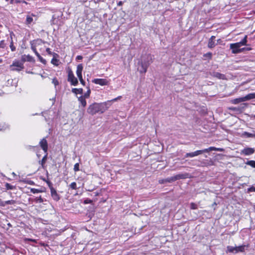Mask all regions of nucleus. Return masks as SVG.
I'll use <instances>...</instances> for the list:
<instances>
[{"instance_id":"obj_1","label":"nucleus","mask_w":255,"mask_h":255,"mask_svg":"<svg viewBox=\"0 0 255 255\" xmlns=\"http://www.w3.org/2000/svg\"><path fill=\"white\" fill-rule=\"evenodd\" d=\"M152 62V56L151 55H147L142 57L141 60L138 62V71L140 73H145L147 71V68Z\"/></svg>"},{"instance_id":"obj_2","label":"nucleus","mask_w":255,"mask_h":255,"mask_svg":"<svg viewBox=\"0 0 255 255\" xmlns=\"http://www.w3.org/2000/svg\"><path fill=\"white\" fill-rule=\"evenodd\" d=\"M108 108L107 103H94L91 105L87 109V112L92 115L100 112L103 113Z\"/></svg>"},{"instance_id":"obj_3","label":"nucleus","mask_w":255,"mask_h":255,"mask_svg":"<svg viewBox=\"0 0 255 255\" xmlns=\"http://www.w3.org/2000/svg\"><path fill=\"white\" fill-rule=\"evenodd\" d=\"M223 150L224 149L223 148L211 146L202 150H198L194 152L187 153L185 155V157H193L204 153L209 152L211 151H223Z\"/></svg>"},{"instance_id":"obj_4","label":"nucleus","mask_w":255,"mask_h":255,"mask_svg":"<svg viewBox=\"0 0 255 255\" xmlns=\"http://www.w3.org/2000/svg\"><path fill=\"white\" fill-rule=\"evenodd\" d=\"M242 46L238 42L235 43H232L230 44V48L232 50V53L233 54H238L242 52L245 50H250L251 49L250 48H241Z\"/></svg>"},{"instance_id":"obj_5","label":"nucleus","mask_w":255,"mask_h":255,"mask_svg":"<svg viewBox=\"0 0 255 255\" xmlns=\"http://www.w3.org/2000/svg\"><path fill=\"white\" fill-rule=\"evenodd\" d=\"M68 81L70 82L71 84L73 86H77L78 84L77 79L74 76V74L71 70L69 69L68 72Z\"/></svg>"},{"instance_id":"obj_6","label":"nucleus","mask_w":255,"mask_h":255,"mask_svg":"<svg viewBox=\"0 0 255 255\" xmlns=\"http://www.w3.org/2000/svg\"><path fill=\"white\" fill-rule=\"evenodd\" d=\"M10 67L11 70L17 71H21L24 68L23 63L18 61H14L12 64L10 65Z\"/></svg>"},{"instance_id":"obj_7","label":"nucleus","mask_w":255,"mask_h":255,"mask_svg":"<svg viewBox=\"0 0 255 255\" xmlns=\"http://www.w3.org/2000/svg\"><path fill=\"white\" fill-rule=\"evenodd\" d=\"M255 149L252 147H245L241 151V154L244 155H251L255 153Z\"/></svg>"},{"instance_id":"obj_8","label":"nucleus","mask_w":255,"mask_h":255,"mask_svg":"<svg viewBox=\"0 0 255 255\" xmlns=\"http://www.w3.org/2000/svg\"><path fill=\"white\" fill-rule=\"evenodd\" d=\"M50 189L51 195L53 199L56 201H59L60 199V195L57 193L56 190L53 187H51Z\"/></svg>"},{"instance_id":"obj_9","label":"nucleus","mask_w":255,"mask_h":255,"mask_svg":"<svg viewBox=\"0 0 255 255\" xmlns=\"http://www.w3.org/2000/svg\"><path fill=\"white\" fill-rule=\"evenodd\" d=\"M92 82L96 84L101 86L107 85L109 83L108 81L106 79H94Z\"/></svg>"},{"instance_id":"obj_10","label":"nucleus","mask_w":255,"mask_h":255,"mask_svg":"<svg viewBox=\"0 0 255 255\" xmlns=\"http://www.w3.org/2000/svg\"><path fill=\"white\" fill-rule=\"evenodd\" d=\"M39 145L45 153L47 152L48 143L45 138H43L40 140Z\"/></svg>"},{"instance_id":"obj_11","label":"nucleus","mask_w":255,"mask_h":255,"mask_svg":"<svg viewBox=\"0 0 255 255\" xmlns=\"http://www.w3.org/2000/svg\"><path fill=\"white\" fill-rule=\"evenodd\" d=\"M21 61L24 63L26 61L34 63L35 60L34 58L30 55H23L21 57Z\"/></svg>"},{"instance_id":"obj_12","label":"nucleus","mask_w":255,"mask_h":255,"mask_svg":"<svg viewBox=\"0 0 255 255\" xmlns=\"http://www.w3.org/2000/svg\"><path fill=\"white\" fill-rule=\"evenodd\" d=\"M31 49L32 50H33V51L34 52V53L35 54V55L37 56V57H38V59L39 60V61L43 64H46V60H45L44 59H43L41 56L38 53V52L36 50V49L35 48V47L34 46H31Z\"/></svg>"},{"instance_id":"obj_13","label":"nucleus","mask_w":255,"mask_h":255,"mask_svg":"<svg viewBox=\"0 0 255 255\" xmlns=\"http://www.w3.org/2000/svg\"><path fill=\"white\" fill-rule=\"evenodd\" d=\"M83 68V67L82 64L78 65L77 67L76 74L78 78H81V77H82V72Z\"/></svg>"},{"instance_id":"obj_14","label":"nucleus","mask_w":255,"mask_h":255,"mask_svg":"<svg viewBox=\"0 0 255 255\" xmlns=\"http://www.w3.org/2000/svg\"><path fill=\"white\" fill-rule=\"evenodd\" d=\"M174 176L175 180H179L181 179H185L188 177V173L179 174H177Z\"/></svg>"},{"instance_id":"obj_15","label":"nucleus","mask_w":255,"mask_h":255,"mask_svg":"<svg viewBox=\"0 0 255 255\" xmlns=\"http://www.w3.org/2000/svg\"><path fill=\"white\" fill-rule=\"evenodd\" d=\"M86 99V98H85L83 96H81L78 98V100L79 102H80L81 105L84 108L87 105V102L85 100Z\"/></svg>"},{"instance_id":"obj_16","label":"nucleus","mask_w":255,"mask_h":255,"mask_svg":"<svg viewBox=\"0 0 255 255\" xmlns=\"http://www.w3.org/2000/svg\"><path fill=\"white\" fill-rule=\"evenodd\" d=\"M246 247V245L235 247V254H237L239 252H244L245 251Z\"/></svg>"},{"instance_id":"obj_17","label":"nucleus","mask_w":255,"mask_h":255,"mask_svg":"<svg viewBox=\"0 0 255 255\" xmlns=\"http://www.w3.org/2000/svg\"><path fill=\"white\" fill-rule=\"evenodd\" d=\"M242 136L245 137L255 138V131H254V133H250L247 131H244L242 133Z\"/></svg>"},{"instance_id":"obj_18","label":"nucleus","mask_w":255,"mask_h":255,"mask_svg":"<svg viewBox=\"0 0 255 255\" xmlns=\"http://www.w3.org/2000/svg\"><path fill=\"white\" fill-rule=\"evenodd\" d=\"M244 102H245L244 97L239 98H236V99L231 100V103L233 104H238L239 103Z\"/></svg>"},{"instance_id":"obj_19","label":"nucleus","mask_w":255,"mask_h":255,"mask_svg":"<svg viewBox=\"0 0 255 255\" xmlns=\"http://www.w3.org/2000/svg\"><path fill=\"white\" fill-rule=\"evenodd\" d=\"M12 35H14L13 33H11L10 34V45L9 47L10 48V49L12 51H14L16 50L15 47L13 45V42L12 40Z\"/></svg>"},{"instance_id":"obj_20","label":"nucleus","mask_w":255,"mask_h":255,"mask_svg":"<svg viewBox=\"0 0 255 255\" xmlns=\"http://www.w3.org/2000/svg\"><path fill=\"white\" fill-rule=\"evenodd\" d=\"M46 154L43 157L42 159H41V160H40L39 161V163L41 165V167L42 168H44L45 167V163L47 160V152L45 153Z\"/></svg>"},{"instance_id":"obj_21","label":"nucleus","mask_w":255,"mask_h":255,"mask_svg":"<svg viewBox=\"0 0 255 255\" xmlns=\"http://www.w3.org/2000/svg\"><path fill=\"white\" fill-rule=\"evenodd\" d=\"M245 101L255 99V93H250L244 97Z\"/></svg>"},{"instance_id":"obj_22","label":"nucleus","mask_w":255,"mask_h":255,"mask_svg":"<svg viewBox=\"0 0 255 255\" xmlns=\"http://www.w3.org/2000/svg\"><path fill=\"white\" fill-rule=\"evenodd\" d=\"M242 106H243L242 107H231L230 108V110H232L234 111H241L242 110L244 109V108L247 106V104L245 103H244L242 104Z\"/></svg>"},{"instance_id":"obj_23","label":"nucleus","mask_w":255,"mask_h":255,"mask_svg":"<svg viewBox=\"0 0 255 255\" xmlns=\"http://www.w3.org/2000/svg\"><path fill=\"white\" fill-rule=\"evenodd\" d=\"M72 92L75 94H77L78 93L82 94L83 93V90L82 88H73L72 89Z\"/></svg>"},{"instance_id":"obj_24","label":"nucleus","mask_w":255,"mask_h":255,"mask_svg":"<svg viewBox=\"0 0 255 255\" xmlns=\"http://www.w3.org/2000/svg\"><path fill=\"white\" fill-rule=\"evenodd\" d=\"M217 44L215 43V41L213 40H209L208 43V47L212 49Z\"/></svg>"},{"instance_id":"obj_25","label":"nucleus","mask_w":255,"mask_h":255,"mask_svg":"<svg viewBox=\"0 0 255 255\" xmlns=\"http://www.w3.org/2000/svg\"><path fill=\"white\" fill-rule=\"evenodd\" d=\"M245 163L246 165H250L252 167L255 168V160H248Z\"/></svg>"},{"instance_id":"obj_26","label":"nucleus","mask_w":255,"mask_h":255,"mask_svg":"<svg viewBox=\"0 0 255 255\" xmlns=\"http://www.w3.org/2000/svg\"><path fill=\"white\" fill-rule=\"evenodd\" d=\"M215 77L220 79H224L225 78V75L223 74L220 73L219 72H216L214 73Z\"/></svg>"},{"instance_id":"obj_27","label":"nucleus","mask_w":255,"mask_h":255,"mask_svg":"<svg viewBox=\"0 0 255 255\" xmlns=\"http://www.w3.org/2000/svg\"><path fill=\"white\" fill-rule=\"evenodd\" d=\"M247 36L246 35L244 37V38L240 42H239L238 43H240L241 46H243V45H246L247 44Z\"/></svg>"},{"instance_id":"obj_28","label":"nucleus","mask_w":255,"mask_h":255,"mask_svg":"<svg viewBox=\"0 0 255 255\" xmlns=\"http://www.w3.org/2000/svg\"><path fill=\"white\" fill-rule=\"evenodd\" d=\"M7 43L4 40L0 41V48L4 49L6 47Z\"/></svg>"},{"instance_id":"obj_29","label":"nucleus","mask_w":255,"mask_h":255,"mask_svg":"<svg viewBox=\"0 0 255 255\" xmlns=\"http://www.w3.org/2000/svg\"><path fill=\"white\" fill-rule=\"evenodd\" d=\"M56 56H53V58L51 60V63L55 66H58L59 65L58 62L59 60L56 58Z\"/></svg>"},{"instance_id":"obj_30","label":"nucleus","mask_w":255,"mask_h":255,"mask_svg":"<svg viewBox=\"0 0 255 255\" xmlns=\"http://www.w3.org/2000/svg\"><path fill=\"white\" fill-rule=\"evenodd\" d=\"M227 252L229 253H232L235 254V247L228 246L227 247Z\"/></svg>"},{"instance_id":"obj_31","label":"nucleus","mask_w":255,"mask_h":255,"mask_svg":"<svg viewBox=\"0 0 255 255\" xmlns=\"http://www.w3.org/2000/svg\"><path fill=\"white\" fill-rule=\"evenodd\" d=\"M5 188L7 190H12L15 188V186L11 185L9 183H6L5 184Z\"/></svg>"},{"instance_id":"obj_32","label":"nucleus","mask_w":255,"mask_h":255,"mask_svg":"<svg viewBox=\"0 0 255 255\" xmlns=\"http://www.w3.org/2000/svg\"><path fill=\"white\" fill-rule=\"evenodd\" d=\"M165 181L168 183H172L176 180L174 178V176H172L165 179Z\"/></svg>"},{"instance_id":"obj_33","label":"nucleus","mask_w":255,"mask_h":255,"mask_svg":"<svg viewBox=\"0 0 255 255\" xmlns=\"http://www.w3.org/2000/svg\"><path fill=\"white\" fill-rule=\"evenodd\" d=\"M46 51L49 55H52L53 56H58V55L55 53L52 52L49 48H47L46 49Z\"/></svg>"},{"instance_id":"obj_34","label":"nucleus","mask_w":255,"mask_h":255,"mask_svg":"<svg viewBox=\"0 0 255 255\" xmlns=\"http://www.w3.org/2000/svg\"><path fill=\"white\" fill-rule=\"evenodd\" d=\"M88 90L84 94V95L83 96L86 98H89L91 94V90L89 88V87H88Z\"/></svg>"},{"instance_id":"obj_35","label":"nucleus","mask_w":255,"mask_h":255,"mask_svg":"<svg viewBox=\"0 0 255 255\" xmlns=\"http://www.w3.org/2000/svg\"><path fill=\"white\" fill-rule=\"evenodd\" d=\"M33 21V18L30 16H27L26 19V24H29Z\"/></svg>"},{"instance_id":"obj_36","label":"nucleus","mask_w":255,"mask_h":255,"mask_svg":"<svg viewBox=\"0 0 255 255\" xmlns=\"http://www.w3.org/2000/svg\"><path fill=\"white\" fill-rule=\"evenodd\" d=\"M4 203H5V206H6V205H13L16 203V202L15 200H10L5 201H4Z\"/></svg>"},{"instance_id":"obj_37","label":"nucleus","mask_w":255,"mask_h":255,"mask_svg":"<svg viewBox=\"0 0 255 255\" xmlns=\"http://www.w3.org/2000/svg\"><path fill=\"white\" fill-rule=\"evenodd\" d=\"M30 191L31 193H32L33 194H36V193H40L41 192V190L37 189H35V188H31L30 190Z\"/></svg>"},{"instance_id":"obj_38","label":"nucleus","mask_w":255,"mask_h":255,"mask_svg":"<svg viewBox=\"0 0 255 255\" xmlns=\"http://www.w3.org/2000/svg\"><path fill=\"white\" fill-rule=\"evenodd\" d=\"M69 186L72 189H76L77 188V184L75 182L71 183Z\"/></svg>"},{"instance_id":"obj_39","label":"nucleus","mask_w":255,"mask_h":255,"mask_svg":"<svg viewBox=\"0 0 255 255\" xmlns=\"http://www.w3.org/2000/svg\"><path fill=\"white\" fill-rule=\"evenodd\" d=\"M35 201L37 203H42L43 202L44 200L42 198L41 196H40L39 197H36L35 198Z\"/></svg>"},{"instance_id":"obj_40","label":"nucleus","mask_w":255,"mask_h":255,"mask_svg":"<svg viewBox=\"0 0 255 255\" xmlns=\"http://www.w3.org/2000/svg\"><path fill=\"white\" fill-rule=\"evenodd\" d=\"M212 54L211 52H208L204 55V57H207L211 59L212 58Z\"/></svg>"},{"instance_id":"obj_41","label":"nucleus","mask_w":255,"mask_h":255,"mask_svg":"<svg viewBox=\"0 0 255 255\" xmlns=\"http://www.w3.org/2000/svg\"><path fill=\"white\" fill-rule=\"evenodd\" d=\"M190 208L193 210L196 209L197 208V205L194 203H191L190 204Z\"/></svg>"},{"instance_id":"obj_42","label":"nucleus","mask_w":255,"mask_h":255,"mask_svg":"<svg viewBox=\"0 0 255 255\" xmlns=\"http://www.w3.org/2000/svg\"><path fill=\"white\" fill-rule=\"evenodd\" d=\"M74 170L75 172L79 170V164L78 163H77L74 165Z\"/></svg>"},{"instance_id":"obj_43","label":"nucleus","mask_w":255,"mask_h":255,"mask_svg":"<svg viewBox=\"0 0 255 255\" xmlns=\"http://www.w3.org/2000/svg\"><path fill=\"white\" fill-rule=\"evenodd\" d=\"M52 83L55 86H56L57 85H58L59 84V82L57 80V79L55 78L54 79H53L52 80Z\"/></svg>"},{"instance_id":"obj_44","label":"nucleus","mask_w":255,"mask_h":255,"mask_svg":"<svg viewBox=\"0 0 255 255\" xmlns=\"http://www.w3.org/2000/svg\"><path fill=\"white\" fill-rule=\"evenodd\" d=\"M80 81V83L84 86L85 85V82L84 81V80L83 79V78L82 77H81V78H78Z\"/></svg>"},{"instance_id":"obj_45","label":"nucleus","mask_w":255,"mask_h":255,"mask_svg":"<svg viewBox=\"0 0 255 255\" xmlns=\"http://www.w3.org/2000/svg\"><path fill=\"white\" fill-rule=\"evenodd\" d=\"M0 206L1 207L5 206V203L4 201H2L1 199H0Z\"/></svg>"},{"instance_id":"obj_46","label":"nucleus","mask_w":255,"mask_h":255,"mask_svg":"<svg viewBox=\"0 0 255 255\" xmlns=\"http://www.w3.org/2000/svg\"><path fill=\"white\" fill-rule=\"evenodd\" d=\"M122 98V96H119L117 98H115L113 100H112L111 101H109V102H116L117 101L118 99H120L121 98Z\"/></svg>"},{"instance_id":"obj_47","label":"nucleus","mask_w":255,"mask_h":255,"mask_svg":"<svg viewBox=\"0 0 255 255\" xmlns=\"http://www.w3.org/2000/svg\"><path fill=\"white\" fill-rule=\"evenodd\" d=\"M92 202V200L90 199H86L84 201L85 204L91 203Z\"/></svg>"},{"instance_id":"obj_48","label":"nucleus","mask_w":255,"mask_h":255,"mask_svg":"<svg viewBox=\"0 0 255 255\" xmlns=\"http://www.w3.org/2000/svg\"><path fill=\"white\" fill-rule=\"evenodd\" d=\"M249 190L251 192H252V191L255 192V187L252 186V187H250L249 188Z\"/></svg>"},{"instance_id":"obj_49","label":"nucleus","mask_w":255,"mask_h":255,"mask_svg":"<svg viewBox=\"0 0 255 255\" xmlns=\"http://www.w3.org/2000/svg\"><path fill=\"white\" fill-rule=\"evenodd\" d=\"M50 101L51 100L52 101V105H53L54 104V103H55V97H53L52 99H49Z\"/></svg>"},{"instance_id":"obj_50","label":"nucleus","mask_w":255,"mask_h":255,"mask_svg":"<svg viewBox=\"0 0 255 255\" xmlns=\"http://www.w3.org/2000/svg\"><path fill=\"white\" fill-rule=\"evenodd\" d=\"M33 147H34V146H31V145H26V148L27 149H31Z\"/></svg>"},{"instance_id":"obj_51","label":"nucleus","mask_w":255,"mask_h":255,"mask_svg":"<svg viewBox=\"0 0 255 255\" xmlns=\"http://www.w3.org/2000/svg\"><path fill=\"white\" fill-rule=\"evenodd\" d=\"M159 182L160 183H162V184H164V183H167V182L165 181V179L161 180H159Z\"/></svg>"},{"instance_id":"obj_52","label":"nucleus","mask_w":255,"mask_h":255,"mask_svg":"<svg viewBox=\"0 0 255 255\" xmlns=\"http://www.w3.org/2000/svg\"><path fill=\"white\" fill-rule=\"evenodd\" d=\"M215 36H212L209 40H213V41H215Z\"/></svg>"},{"instance_id":"obj_53","label":"nucleus","mask_w":255,"mask_h":255,"mask_svg":"<svg viewBox=\"0 0 255 255\" xmlns=\"http://www.w3.org/2000/svg\"><path fill=\"white\" fill-rule=\"evenodd\" d=\"M82 58H83V57L80 55L77 56L76 57V59H78V60H81V59H82Z\"/></svg>"},{"instance_id":"obj_54","label":"nucleus","mask_w":255,"mask_h":255,"mask_svg":"<svg viewBox=\"0 0 255 255\" xmlns=\"http://www.w3.org/2000/svg\"><path fill=\"white\" fill-rule=\"evenodd\" d=\"M8 126L7 125H6V126H5V127H2V128H0V130H4V129H5L6 128H8Z\"/></svg>"},{"instance_id":"obj_55","label":"nucleus","mask_w":255,"mask_h":255,"mask_svg":"<svg viewBox=\"0 0 255 255\" xmlns=\"http://www.w3.org/2000/svg\"><path fill=\"white\" fill-rule=\"evenodd\" d=\"M122 4H123V2L122 1H119L118 3V5L119 6L122 5Z\"/></svg>"},{"instance_id":"obj_56","label":"nucleus","mask_w":255,"mask_h":255,"mask_svg":"<svg viewBox=\"0 0 255 255\" xmlns=\"http://www.w3.org/2000/svg\"><path fill=\"white\" fill-rule=\"evenodd\" d=\"M7 1H10V3L12 4L13 3V0H5Z\"/></svg>"},{"instance_id":"obj_57","label":"nucleus","mask_w":255,"mask_h":255,"mask_svg":"<svg viewBox=\"0 0 255 255\" xmlns=\"http://www.w3.org/2000/svg\"><path fill=\"white\" fill-rule=\"evenodd\" d=\"M7 226H8V227H11V226H11V225L10 223H8V224H7Z\"/></svg>"},{"instance_id":"obj_58","label":"nucleus","mask_w":255,"mask_h":255,"mask_svg":"<svg viewBox=\"0 0 255 255\" xmlns=\"http://www.w3.org/2000/svg\"><path fill=\"white\" fill-rule=\"evenodd\" d=\"M2 60L1 59H0V63L2 62Z\"/></svg>"},{"instance_id":"obj_59","label":"nucleus","mask_w":255,"mask_h":255,"mask_svg":"<svg viewBox=\"0 0 255 255\" xmlns=\"http://www.w3.org/2000/svg\"><path fill=\"white\" fill-rule=\"evenodd\" d=\"M20 2V1H19V0H16V2Z\"/></svg>"},{"instance_id":"obj_60","label":"nucleus","mask_w":255,"mask_h":255,"mask_svg":"<svg viewBox=\"0 0 255 255\" xmlns=\"http://www.w3.org/2000/svg\"><path fill=\"white\" fill-rule=\"evenodd\" d=\"M220 40H221V39H218V40H217V41L219 42H220Z\"/></svg>"},{"instance_id":"obj_61","label":"nucleus","mask_w":255,"mask_h":255,"mask_svg":"<svg viewBox=\"0 0 255 255\" xmlns=\"http://www.w3.org/2000/svg\"><path fill=\"white\" fill-rule=\"evenodd\" d=\"M253 117L255 118V115H253Z\"/></svg>"},{"instance_id":"obj_62","label":"nucleus","mask_w":255,"mask_h":255,"mask_svg":"<svg viewBox=\"0 0 255 255\" xmlns=\"http://www.w3.org/2000/svg\"><path fill=\"white\" fill-rule=\"evenodd\" d=\"M8 193H9L10 195H11V192H9Z\"/></svg>"}]
</instances>
